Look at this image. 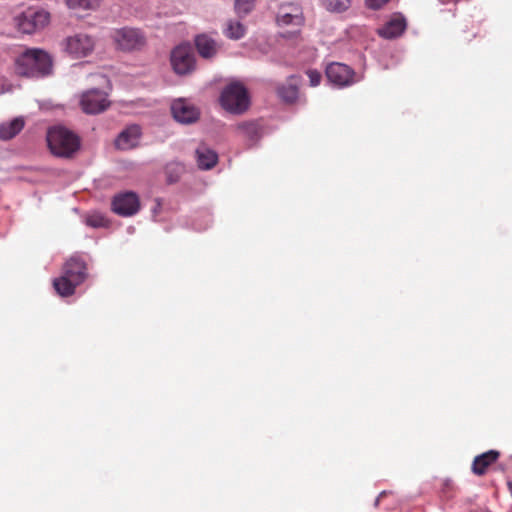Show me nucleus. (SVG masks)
<instances>
[{
	"label": "nucleus",
	"mask_w": 512,
	"mask_h": 512,
	"mask_svg": "<svg viewBox=\"0 0 512 512\" xmlns=\"http://www.w3.org/2000/svg\"><path fill=\"white\" fill-rule=\"evenodd\" d=\"M237 130L251 143L261 137V126L255 121L243 122L237 126Z\"/></svg>",
	"instance_id": "21"
},
{
	"label": "nucleus",
	"mask_w": 512,
	"mask_h": 512,
	"mask_svg": "<svg viewBox=\"0 0 512 512\" xmlns=\"http://www.w3.org/2000/svg\"><path fill=\"white\" fill-rule=\"evenodd\" d=\"M98 77H99L103 82H106V81H107L106 77H105V76H103V75H98Z\"/></svg>",
	"instance_id": "31"
},
{
	"label": "nucleus",
	"mask_w": 512,
	"mask_h": 512,
	"mask_svg": "<svg viewBox=\"0 0 512 512\" xmlns=\"http://www.w3.org/2000/svg\"><path fill=\"white\" fill-rule=\"evenodd\" d=\"M25 126V120L22 116L16 117L10 121L0 124V139L10 140L19 134Z\"/></svg>",
	"instance_id": "19"
},
{
	"label": "nucleus",
	"mask_w": 512,
	"mask_h": 512,
	"mask_svg": "<svg viewBox=\"0 0 512 512\" xmlns=\"http://www.w3.org/2000/svg\"><path fill=\"white\" fill-rule=\"evenodd\" d=\"M18 75L40 79L52 74L53 60L51 55L40 48H25L14 61Z\"/></svg>",
	"instance_id": "1"
},
{
	"label": "nucleus",
	"mask_w": 512,
	"mask_h": 512,
	"mask_svg": "<svg viewBox=\"0 0 512 512\" xmlns=\"http://www.w3.org/2000/svg\"><path fill=\"white\" fill-rule=\"evenodd\" d=\"M499 457L500 453L497 450H489L476 456L472 463V472L478 476L484 475L487 471V468L495 463Z\"/></svg>",
	"instance_id": "17"
},
{
	"label": "nucleus",
	"mask_w": 512,
	"mask_h": 512,
	"mask_svg": "<svg viewBox=\"0 0 512 512\" xmlns=\"http://www.w3.org/2000/svg\"><path fill=\"white\" fill-rule=\"evenodd\" d=\"M53 287L59 296L64 297V275H60L53 280Z\"/></svg>",
	"instance_id": "28"
},
{
	"label": "nucleus",
	"mask_w": 512,
	"mask_h": 512,
	"mask_svg": "<svg viewBox=\"0 0 512 512\" xmlns=\"http://www.w3.org/2000/svg\"><path fill=\"white\" fill-rule=\"evenodd\" d=\"M50 14L43 8L32 6L14 17V26L19 33L34 34L49 22Z\"/></svg>",
	"instance_id": "2"
},
{
	"label": "nucleus",
	"mask_w": 512,
	"mask_h": 512,
	"mask_svg": "<svg viewBox=\"0 0 512 512\" xmlns=\"http://www.w3.org/2000/svg\"><path fill=\"white\" fill-rule=\"evenodd\" d=\"M173 70L178 75H186L194 71L196 58L194 50L189 44H181L176 46L170 56Z\"/></svg>",
	"instance_id": "5"
},
{
	"label": "nucleus",
	"mask_w": 512,
	"mask_h": 512,
	"mask_svg": "<svg viewBox=\"0 0 512 512\" xmlns=\"http://www.w3.org/2000/svg\"><path fill=\"white\" fill-rule=\"evenodd\" d=\"M140 210V200L136 193L126 191L118 193L112 200V211L123 217L135 215Z\"/></svg>",
	"instance_id": "7"
},
{
	"label": "nucleus",
	"mask_w": 512,
	"mask_h": 512,
	"mask_svg": "<svg viewBox=\"0 0 512 512\" xmlns=\"http://www.w3.org/2000/svg\"><path fill=\"white\" fill-rule=\"evenodd\" d=\"M246 29L239 21L229 20L224 30V34L229 39L238 40L245 35Z\"/></svg>",
	"instance_id": "22"
},
{
	"label": "nucleus",
	"mask_w": 512,
	"mask_h": 512,
	"mask_svg": "<svg viewBox=\"0 0 512 512\" xmlns=\"http://www.w3.org/2000/svg\"><path fill=\"white\" fill-rule=\"evenodd\" d=\"M366 5L371 9H380L386 5L390 0H365Z\"/></svg>",
	"instance_id": "30"
},
{
	"label": "nucleus",
	"mask_w": 512,
	"mask_h": 512,
	"mask_svg": "<svg viewBox=\"0 0 512 512\" xmlns=\"http://www.w3.org/2000/svg\"><path fill=\"white\" fill-rule=\"evenodd\" d=\"M171 111L174 119L183 124H190L199 118L197 108L185 99H178L172 103Z\"/></svg>",
	"instance_id": "12"
},
{
	"label": "nucleus",
	"mask_w": 512,
	"mask_h": 512,
	"mask_svg": "<svg viewBox=\"0 0 512 512\" xmlns=\"http://www.w3.org/2000/svg\"><path fill=\"white\" fill-rule=\"evenodd\" d=\"M407 28V22L402 14H394L381 28L378 34L385 39H394L401 36Z\"/></svg>",
	"instance_id": "14"
},
{
	"label": "nucleus",
	"mask_w": 512,
	"mask_h": 512,
	"mask_svg": "<svg viewBox=\"0 0 512 512\" xmlns=\"http://www.w3.org/2000/svg\"><path fill=\"white\" fill-rule=\"evenodd\" d=\"M307 75L310 80V85L315 87L321 82V74L317 70H308Z\"/></svg>",
	"instance_id": "29"
},
{
	"label": "nucleus",
	"mask_w": 512,
	"mask_h": 512,
	"mask_svg": "<svg viewBox=\"0 0 512 512\" xmlns=\"http://www.w3.org/2000/svg\"><path fill=\"white\" fill-rule=\"evenodd\" d=\"M47 146L52 155L64 157V126L54 125L48 128L46 134Z\"/></svg>",
	"instance_id": "13"
},
{
	"label": "nucleus",
	"mask_w": 512,
	"mask_h": 512,
	"mask_svg": "<svg viewBox=\"0 0 512 512\" xmlns=\"http://www.w3.org/2000/svg\"><path fill=\"white\" fill-rule=\"evenodd\" d=\"M80 105L86 114H98L105 111L110 102L106 93L94 88L82 94Z\"/></svg>",
	"instance_id": "8"
},
{
	"label": "nucleus",
	"mask_w": 512,
	"mask_h": 512,
	"mask_svg": "<svg viewBox=\"0 0 512 512\" xmlns=\"http://www.w3.org/2000/svg\"><path fill=\"white\" fill-rule=\"evenodd\" d=\"M86 277L85 261L80 256H71L66 261V298L74 294L75 287L83 283Z\"/></svg>",
	"instance_id": "6"
},
{
	"label": "nucleus",
	"mask_w": 512,
	"mask_h": 512,
	"mask_svg": "<svg viewBox=\"0 0 512 512\" xmlns=\"http://www.w3.org/2000/svg\"><path fill=\"white\" fill-rule=\"evenodd\" d=\"M95 46L94 39L87 34H77L66 41V52L75 58L86 57Z\"/></svg>",
	"instance_id": "10"
},
{
	"label": "nucleus",
	"mask_w": 512,
	"mask_h": 512,
	"mask_svg": "<svg viewBox=\"0 0 512 512\" xmlns=\"http://www.w3.org/2000/svg\"><path fill=\"white\" fill-rule=\"evenodd\" d=\"M195 46L199 55L205 59L213 58L220 48L219 44L207 34L196 36Z\"/></svg>",
	"instance_id": "16"
},
{
	"label": "nucleus",
	"mask_w": 512,
	"mask_h": 512,
	"mask_svg": "<svg viewBox=\"0 0 512 512\" xmlns=\"http://www.w3.org/2000/svg\"><path fill=\"white\" fill-rule=\"evenodd\" d=\"M85 222L88 226L93 228H102L109 225L107 218L100 212H93L88 214Z\"/></svg>",
	"instance_id": "25"
},
{
	"label": "nucleus",
	"mask_w": 512,
	"mask_h": 512,
	"mask_svg": "<svg viewBox=\"0 0 512 512\" xmlns=\"http://www.w3.org/2000/svg\"><path fill=\"white\" fill-rule=\"evenodd\" d=\"M277 23L280 26H302L304 15L301 6L296 3L281 4L277 12Z\"/></svg>",
	"instance_id": "9"
},
{
	"label": "nucleus",
	"mask_w": 512,
	"mask_h": 512,
	"mask_svg": "<svg viewBox=\"0 0 512 512\" xmlns=\"http://www.w3.org/2000/svg\"><path fill=\"white\" fill-rule=\"evenodd\" d=\"M111 38L116 48L122 51H133L141 49L146 43L144 33L131 27L115 29L111 33Z\"/></svg>",
	"instance_id": "4"
},
{
	"label": "nucleus",
	"mask_w": 512,
	"mask_h": 512,
	"mask_svg": "<svg viewBox=\"0 0 512 512\" xmlns=\"http://www.w3.org/2000/svg\"><path fill=\"white\" fill-rule=\"evenodd\" d=\"M40 108H41V109H46V107H45V105H44V104H41V105H40Z\"/></svg>",
	"instance_id": "32"
},
{
	"label": "nucleus",
	"mask_w": 512,
	"mask_h": 512,
	"mask_svg": "<svg viewBox=\"0 0 512 512\" xmlns=\"http://www.w3.org/2000/svg\"><path fill=\"white\" fill-rule=\"evenodd\" d=\"M140 136V127L131 125L118 135L115 140V146L120 150H130L138 145Z\"/></svg>",
	"instance_id": "15"
},
{
	"label": "nucleus",
	"mask_w": 512,
	"mask_h": 512,
	"mask_svg": "<svg viewBox=\"0 0 512 512\" xmlns=\"http://www.w3.org/2000/svg\"><path fill=\"white\" fill-rule=\"evenodd\" d=\"M220 101L225 110L235 114L243 113L249 106L247 90L238 81L231 82L223 89Z\"/></svg>",
	"instance_id": "3"
},
{
	"label": "nucleus",
	"mask_w": 512,
	"mask_h": 512,
	"mask_svg": "<svg viewBox=\"0 0 512 512\" xmlns=\"http://www.w3.org/2000/svg\"><path fill=\"white\" fill-rule=\"evenodd\" d=\"M353 70L342 63H331L326 67V77L332 84L344 87L353 83Z\"/></svg>",
	"instance_id": "11"
},
{
	"label": "nucleus",
	"mask_w": 512,
	"mask_h": 512,
	"mask_svg": "<svg viewBox=\"0 0 512 512\" xmlns=\"http://www.w3.org/2000/svg\"><path fill=\"white\" fill-rule=\"evenodd\" d=\"M299 78L291 76L287 82L277 89L278 96L287 103H293L298 98Z\"/></svg>",
	"instance_id": "18"
},
{
	"label": "nucleus",
	"mask_w": 512,
	"mask_h": 512,
	"mask_svg": "<svg viewBox=\"0 0 512 512\" xmlns=\"http://www.w3.org/2000/svg\"><path fill=\"white\" fill-rule=\"evenodd\" d=\"M196 157L199 168L203 170L213 168L218 161V155L216 152L204 145L197 148Z\"/></svg>",
	"instance_id": "20"
},
{
	"label": "nucleus",
	"mask_w": 512,
	"mask_h": 512,
	"mask_svg": "<svg viewBox=\"0 0 512 512\" xmlns=\"http://www.w3.org/2000/svg\"><path fill=\"white\" fill-rule=\"evenodd\" d=\"M256 0H235V10L239 16H246L249 14L254 6Z\"/></svg>",
	"instance_id": "26"
},
{
	"label": "nucleus",
	"mask_w": 512,
	"mask_h": 512,
	"mask_svg": "<svg viewBox=\"0 0 512 512\" xmlns=\"http://www.w3.org/2000/svg\"><path fill=\"white\" fill-rule=\"evenodd\" d=\"M66 159L72 157L81 147V140L78 135L66 129Z\"/></svg>",
	"instance_id": "23"
},
{
	"label": "nucleus",
	"mask_w": 512,
	"mask_h": 512,
	"mask_svg": "<svg viewBox=\"0 0 512 512\" xmlns=\"http://www.w3.org/2000/svg\"><path fill=\"white\" fill-rule=\"evenodd\" d=\"M102 0H66V4L70 7H78L83 9H96Z\"/></svg>",
	"instance_id": "27"
},
{
	"label": "nucleus",
	"mask_w": 512,
	"mask_h": 512,
	"mask_svg": "<svg viewBox=\"0 0 512 512\" xmlns=\"http://www.w3.org/2000/svg\"><path fill=\"white\" fill-rule=\"evenodd\" d=\"M351 0H323L326 10L334 13H342L349 9Z\"/></svg>",
	"instance_id": "24"
}]
</instances>
